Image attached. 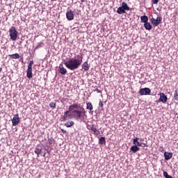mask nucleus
<instances>
[{
  "mask_svg": "<svg viewBox=\"0 0 178 178\" xmlns=\"http://www.w3.org/2000/svg\"><path fill=\"white\" fill-rule=\"evenodd\" d=\"M78 108H80L79 104H73L72 105L69 106V110L66 111L64 113V115L61 116L60 121L61 122H67V120H70V119H75V120H81V122H83L85 123L86 120H87V114H86V110L84 108H81V110H77Z\"/></svg>",
  "mask_w": 178,
  "mask_h": 178,
  "instance_id": "nucleus-1",
  "label": "nucleus"
},
{
  "mask_svg": "<svg viewBox=\"0 0 178 178\" xmlns=\"http://www.w3.org/2000/svg\"><path fill=\"white\" fill-rule=\"evenodd\" d=\"M83 63V54H79L76 57L68 58L67 61L64 63L66 67L70 70H76L78 67L81 66Z\"/></svg>",
  "mask_w": 178,
  "mask_h": 178,
  "instance_id": "nucleus-2",
  "label": "nucleus"
},
{
  "mask_svg": "<svg viewBox=\"0 0 178 178\" xmlns=\"http://www.w3.org/2000/svg\"><path fill=\"white\" fill-rule=\"evenodd\" d=\"M126 10H130V7H129L126 2L123 1L122 6L118 8L117 13L118 15H123L126 13Z\"/></svg>",
  "mask_w": 178,
  "mask_h": 178,
  "instance_id": "nucleus-3",
  "label": "nucleus"
},
{
  "mask_svg": "<svg viewBox=\"0 0 178 178\" xmlns=\"http://www.w3.org/2000/svg\"><path fill=\"white\" fill-rule=\"evenodd\" d=\"M8 33L10 38L12 40V41H16V40H17V31L15 26H12L9 29Z\"/></svg>",
  "mask_w": 178,
  "mask_h": 178,
  "instance_id": "nucleus-4",
  "label": "nucleus"
},
{
  "mask_svg": "<svg viewBox=\"0 0 178 178\" xmlns=\"http://www.w3.org/2000/svg\"><path fill=\"white\" fill-rule=\"evenodd\" d=\"M33 65H34V61L31 60L26 70V76L28 79H33Z\"/></svg>",
  "mask_w": 178,
  "mask_h": 178,
  "instance_id": "nucleus-5",
  "label": "nucleus"
},
{
  "mask_svg": "<svg viewBox=\"0 0 178 178\" xmlns=\"http://www.w3.org/2000/svg\"><path fill=\"white\" fill-rule=\"evenodd\" d=\"M66 18L70 21L74 20V11L68 8L66 12Z\"/></svg>",
  "mask_w": 178,
  "mask_h": 178,
  "instance_id": "nucleus-6",
  "label": "nucleus"
},
{
  "mask_svg": "<svg viewBox=\"0 0 178 178\" xmlns=\"http://www.w3.org/2000/svg\"><path fill=\"white\" fill-rule=\"evenodd\" d=\"M150 22L154 27H156L161 24V22H162V17H157L156 19L153 17L150 19Z\"/></svg>",
  "mask_w": 178,
  "mask_h": 178,
  "instance_id": "nucleus-7",
  "label": "nucleus"
},
{
  "mask_svg": "<svg viewBox=\"0 0 178 178\" xmlns=\"http://www.w3.org/2000/svg\"><path fill=\"white\" fill-rule=\"evenodd\" d=\"M140 95H149L151 94V89L149 88H141L139 91Z\"/></svg>",
  "mask_w": 178,
  "mask_h": 178,
  "instance_id": "nucleus-8",
  "label": "nucleus"
},
{
  "mask_svg": "<svg viewBox=\"0 0 178 178\" xmlns=\"http://www.w3.org/2000/svg\"><path fill=\"white\" fill-rule=\"evenodd\" d=\"M138 140H140V138H134V145H137L138 147H143V148L145 147H148V145L146 143H140V142H138Z\"/></svg>",
  "mask_w": 178,
  "mask_h": 178,
  "instance_id": "nucleus-9",
  "label": "nucleus"
},
{
  "mask_svg": "<svg viewBox=\"0 0 178 178\" xmlns=\"http://www.w3.org/2000/svg\"><path fill=\"white\" fill-rule=\"evenodd\" d=\"M158 102H163V104H166L168 102V97L164 95L163 92H161L160 98L159 99Z\"/></svg>",
  "mask_w": 178,
  "mask_h": 178,
  "instance_id": "nucleus-10",
  "label": "nucleus"
},
{
  "mask_svg": "<svg viewBox=\"0 0 178 178\" xmlns=\"http://www.w3.org/2000/svg\"><path fill=\"white\" fill-rule=\"evenodd\" d=\"M19 122L20 118H19V114L15 115L12 120L13 126H17V124H19Z\"/></svg>",
  "mask_w": 178,
  "mask_h": 178,
  "instance_id": "nucleus-11",
  "label": "nucleus"
},
{
  "mask_svg": "<svg viewBox=\"0 0 178 178\" xmlns=\"http://www.w3.org/2000/svg\"><path fill=\"white\" fill-rule=\"evenodd\" d=\"M58 72L60 74L65 75L67 73V70L63 67V64H60L58 66Z\"/></svg>",
  "mask_w": 178,
  "mask_h": 178,
  "instance_id": "nucleus-12",
  "label": "nucleus"
},
{
  "mask_svg": "<svg viewBox=\"0 0 178 178\" xmlns=\"http://www.w3.org/2000/svg\"><path fill=\"white\" fill-rule=\"evenodd\" d=\"M89 130H91V131H92L93 134H95V136H99V130L97 129V127L95 125L92 124Z\"/></svg>",
  "mask_w": 178,
  "mask_h": 178,
  "instance_id": "nucleus-13",
  "label": "nucleus"
},
{
  "mask_svg": "<svg viewBox=\"0 0 178 178\" xmlns=\"http://www.w3.org/2000/svg\"><path fill=\"white\" fill-rule=\"evenodd\" d=\"M173 156V153L172 152H165L164 153V158L165 161H169V159H172V157Z\"/></svg>",
  "mask_w": 178,
  "mask_h": 178,
  "instance_id": "nucleus-14",
  "label": "nucleus"
},
{
  "mask_svg": "<svg viewBox=\"0 0 178 178\" xmlns=\"http://www.w3.org/2000/svg\"><path fill=\"white\" fill-rule=\"evenodd\" d=\"M82 69H83L86 72L89 70L90 65L88 64V62L86 61L82 64Z\"/></svg>",
  "mask_w": 178,
  "mask_h": 178,
  "instance_id": "nucleus-15",
  "label": "nucleus"
},
{
  "mask_svg": "<svg viewBox=\"0 0 178 178\" xmlns=\"http://www.w3.org/2000/svg\"><path fill=\"white\" fill-rule=\"evenodd\" d=\"M131 151L135 154V152H137L138 151H140V147L137 145H134L132 147H131Z\"/></svg>",
  "mask_w": 178,
  "mask_h": 178,
  "instance_id": "nucleus-16",
  "label": "nucleus"
},
{
  "mask_svg": "<svg viewBox=\"0 0 178 178\" xmlns=\"http://www.w3.org/2000/svg\"><path fill=\"white\" fill-rule=\"evenodd\" d=\"M144 27L146 30H152V25L149 22H145L144 24Z\"/></svg>",
  "mask_w": 178,
  "mask_h": 178,
  "instance_id": "nucleus-17",
  "label": "nucleus"
},
{
  "mask_svg": "<svg viewBox=\"0 0 178 178\" xmlns=\"http://www.w3.org/2000/svg\"><path fill=\"white\" fill-rule=\"evenodd\" d=\"M11 59H19L20 58V55L17 53H15L14 54H10L8 55Z\"/></svg>",
  "mask_w": 178,
  "mask_h": 178,
  "instance_id": "nucleus-18",
  "label": "nucleus"
},
{
  "mask_svg": "<svg viewBox=\"0 0 178 178\" xmlns=\"http://www.w3.org/2000/svg\"><path fill=\"white\" fill-rule=\"evenodd\" d=\"M140 20L142 23H147L148 22V17L147 15H142L140 17Z\"/></svg>",
  "mask_w": 178,
  "mask_h": 178,
  "instance_id": "nucleus-19",
  "label": "nucleus"
},
{
  "mask_svg": "<svg viewBox=\"0 0 178 178\" xmlns=\"http://www.w3.org/2000/svg\"><path fill=\"white\" fill-rule=\"evenodd\" d=\"M99 143L101 145H105V144H106V140H105V137L102 136L99 140Z\"/></svg>",
  "mask_w": 178,
  "mask_h": 178,
  "instance_id": "nucleus-20",
  "label": "nucleus"
},
{
  "mask_svg": "<svg viewBox=\"0 0 178 178\" xmlns=\"http://www.w3.org/2000/svg\"><path fill=\"white\" fill-rule=\"evenodd\" d=\"M42 152V147H36L35 149V154L38 155V158L40 156V154Z\"/></svg>",
  "mask_w": 178,
  "mask_h": 178,
  "instance_id": "nucleus-21",
  "label": "nucleus"
},
{
  "mask_svg": "<svg viewBox=\"0 0 178 178\" xmlns=\"http://www.w3.org/2000/svg\"><path fill=\"white\" fill-rule=\"evenodd\" d=\"M86 109L88 111H92L94 109V107L92 106V104L91 102H88L86 104Z\"/></svg>",
  "mask_w": 178,
  "mask_h": 178,
  "instance_id": "nucleus-22",
  "label": "nucleus"
},
{
  "mask_svg": "<svg viewBox=\"0 0 178 178\" xmlns=\"http://www.w3.org/2000/svg\"><path fill=\"white\" fill-rule=\"evenodd\" d=\"M44 47V42H40L37 44V45L35 47V51L37 49H40V48H42Z\"/></svg>",
  "mask_w": 178,
  "mask_h": 178,
  "instance_id": "nucleus-23",
  "label": "nucleus"
},
{
  "mask_svg": "<svg viewBox=\"0 0 178 178\" xmlns=\"http://www.w3.org/2000/svg\"><path fill=\"white\" fill-rule=\"evenodd\" d=\"M74 124V122L73 121H68L67 122L65 123V126L66 127H72V126H73Z\"/></svg>",
  "mask_w": 178,
  "mask_h": 178,
  "instance_id": "nucleus-24",
  "label": "nucleus"
},
{
  "mask_svg": "<svg viewBox=\"0 0 178 178\" xmlns=\"http://www.w3.org/2000/svg\"><path fill=\"white\" fill-rule=\"evenodd\" d=\"M174 99H175V101H178V89L175 90Z\"/></svg>",
  "mask_w": 178,
  "mask_h": 178,
  "instance_id": "nucleus-25",
  "label": "nucleus"
},
{
  "mask_svg": "<svg viewBox=\"0 0 178 178\" xmlns=\"http://www.w3.org/2000/svg\"><path fill=\"white\" fill-rule=\"evenodd\" d=\"M49 106L51 109H56V103L51 102L49 104Z\"/></svg>",
  "mask_w": 178,
  "mask_h": 178,
  "instance_id": "nucleus-26",
  "label": "nucleus"
},
{
  "mask_svg": "<svg viewBox=\"0 0 178 178\" xmlns=\"http://www.w3.org/2000/svg\"><path fill=\"white\" fill-rule=\"evenodd\" d=\"M104 107V103H102V100H100L99 102V108H103Z\"/></svg>",
  "mask_w": 178,
  "mask_h": 178,
  "instance_id": "nucleus-27",
  "label": "nucleus"
},
{
  "mask_svg": "<svg viewBox=\"0 0 178 178\" xmlns=\"http://www.w3.org/2000/svg\"><path fill=\"white\" fill-rule=\"evenodd\" d=\"M48 142L49 144H54V139L52 138H49L48 139Z\"/></svg>",
  "mask_w": 178,
  "mask_h": 178,
  "instance_id": "nucleus-28",
  "label": "nucleus"
},
{
  "mask_svg": "<svg viewBox=\"0 0 178 178\" xmlns=\"http://www.w3.org/2000/svg\"><path fill=\"white\" fill-rule=\"evenodd\" d=\"M152 3H154V5H156V3H158V2H159V0H152Z\"/></svg>",
  "mask_w": 178,
  "mask_h": 178,
  "instance_id": "nucleus-29",
  "label": "nucleus"
},
{
  "mask_svg": "<svg viewBox=\"0 0 178 178\" xmlns=\"http://www.w3.org/2000/svg\"><path fill=\"white\" fill-rule=\"evenodd\" d=\"M95 91L97 92L98 94H101V90L98 88L95 89Z\"/></svg>",
  "mask_w": 178,
  "mask_h": 178,
  "instance_id": "nucleus-30",
  "label": "nucleus"
},
{
  "mask_svg": "<svg viewBox=\"0 0 178 178\" xmlns=\"http://www.w3.org/2000/svg\"><path fill=\"white\" fill-rule=\"evenodd\" d=\"M61 131H62L63 133H66V131L64 130V129H61Z\"/></svg>",
  "mask_w": 178,
  "mask_h": 178,
  "instance_id": "nucleus-31",
  "label": "nucleus"
},
{
  "mask_svg": "<svg viewBox=\"0 0 178 178\" xmlns=\"http://www.w3.org/2000/svg\"><path fill=\"white\" fill-rule=\"evenodd\" d=\"M2 72V67H0V73Z\"/></svg>",
  "mask_w": 178,
  "mask_h": 178,
  "instance_id": "nucleus-32",
  "label": "nucleus"
},
{
  "mask_svg": "<svg viewBox=\"0 0 178 178\" xmlns=\"http://www.w3.org/2000/svg\"><path fill=\"white\" fill-rule=\"evenodd\" d=\"M81 2H86V1L85 0H81Z\"/></svg>",
  "mask_w": 178,
  "mask_h": 178,
  "instance_id": "nucleus-33",
  "label": "nucleus"
},
{
  "mask_svg": "<svg viewBox=\"0 0 178 178\" xmlns=\"http://www.w3.org/2000/svg\"><path fill=\"white\" fill-rule=\"evenodd\" d=\"M51 1H56V0H51Z\"/></svg>",
  "mask_w": 178,
  "mask_h": 178,
  "instance_id": "nucleus-34",
  "label": "nucleus"
},
{
  "mask_svg": "<svg viewBox=\"0 0 178 178\" xmlns=\"http://www.w3.org/2000/svg\"><path fill=\"white\" fill-rule=\"evenodd\" d=\"M43 156H45V154L43 155Z\"/></svg>",
  "mask_w": 178,
  "mask_h": 178,
  "instance_id": "nucleus-35",
  "label": "nucleus"
}]
</instances>
